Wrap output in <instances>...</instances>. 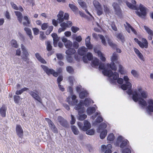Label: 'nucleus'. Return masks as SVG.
Here are the masks:
<instances>
[{"label":"nucleus","instance_id":"1","mask_svg":"<svg viewBox=\"0 0 153 153\" xmlns=\"http://www.w3.org/2000/svg\"><path fill=\"white\" fill-rule=\"evenodd\" d=\"M91 65L93 67L96 68H97L99 66L100 69L103 70L102 72L104 75L107 76L109 77H111L112 76L113 77V79H111V82L114 83L116 82L115 80L118 77V73L116 72L113 73L111 70L108 69L110 68L108 67L107 65V67L106 68L103 63H102L101 62L100 63L99 59L96 58L92 61Z\"/></svg>","mask_w":153,"mask_h":153},{"label":"nucleus","instance_id":"2","mask_svg":"<svg viewBox=\"0 0 153 153\" xmlns=\"http://www.w3.org/2000/svg\"><path fill=\"white\" fill-rule=\"evenodd\" d=\"M140 95L136 91H132L131 94L132 95V99L135 102H139V104L142 106V108H144V107L147 105L146 101L143 99H146L148 96L147 92L145 91H143L141 92Z\"/></svg>","mask_w":153,"mask_h":153},{"label":"nucleus","instance_id":"3","mask_svg":"<svg viewBox=\"0 0 153 153\" xmlns=\"http://www.w3.org/2000/svg\"><path fill=\"white\" fill-rule=\"evenodd\" d=\"M77 125L81 130L83 131H86V134H87L93 135L94 134L95 131L94 129L88 130L91 127V124L88 120H84V125L82 123L80 122L77 123Z\"/></svg>","mask_w":153,"mask_h":153},{"label":"nucleus","instance_id":"4","mask_svg":"<svg viewBox=\"0 0 153 153\" xmlns=\"http://www.w3.org/2000/svg\"><path fill=\"white\" fill-rule=\"evenodd\" d=\"M125 83L121 86V88L123 90H125L128 89L126 92L129 95H131L132 91L131 90V84L128 81L129 79L127 76H125L123 77Z\"/></svg>","mask_w":153,"mask_h":153},{"label":"nucleus","instance_id":"5","mask_svg":"<svg viewBox=\"0 0 153 153\" xmlns=\"http://www.w3.org/2000/svg\"><path fill=\"white\" fill-rule=\"evenodd\" d=\"M128 141L127 140H123L122 137L121 136H119L117 139V141L115 143V145L117 146H119L120 143H121L120 147L121 148H123L126 147L128 144Z\"/></svg>","mask_w":153,"mask_h":153},{"label":"nucleus","instance_id":"6","mask_svg":"<svg viewBox=\"0 0 153 153\" xmlns=\"http://www.w3.org/2000/svg\"><path fill=\"white\" fill-rule=\"evenodd\" d=\"M111 61L112 62L111 64H107V67H110L112 70L116 71L117 68L114 62H116L117 60V55L115 53H113L112 56L111 57Z\"/></svg>","mask_w":153,"mask_h":153},{"label":"nucleus","instance_id":"7","mask_svg":"<svg viewBox=\"0 0 153 153\" xmlns=\"http://www.w3.org/2000/svg\"><path fill=\"white\" fill-rule=\"evenodd\" d=\"M140 12L137 11L136 13L139 17L144 18L146 15V8L142 4H140L139 6Z\"/></svg>","mask_w":153,"mask_h":153},{"label":"nucleus","instance_id":"8","mask_svg":"<svg viewBox=\"0 0 153 153\" xmlns=\"http://www.w3.org/2000/svg\"><path fill=\"white\" fill-rule=\"evenodd\" d=\"M69 16L68 14L66 13H65L64 16V12L61 11H60L57 15V20H58L59 23H60L62 22L64 19L68 20Z\"/></svg>","mask_w":153,"mask_h":153},{"label":"nucleus","instance_id":"9","mask_svg":"<svg viewBox=\"0 0 153 153\" xmlns=\"http://www.w3.org/2000/svg\"><path fill=\"white\" fill-rule=\"evenodd\" d=\"M41 66L47 74H52L54 76L56 77H57L58 75V74L57 72H56L53 69H50L46 66L43 65H42Z\"/></svg>","mask_w":153,"mask_h":153},{"label":"nucleus","instance_id":"10","mask_svg":"<svg viewBox=\"0 0 153 153\" xmlns=\"http://www.w3.org/2000/svg\"><path fill=\"white\" fill-rule=\"evenodd\" d=\"M134 40L138 44L141 48H148V43L147 40L146 39L144 38L142 39V41L143 42L139 41L136 38L134 39Z\"/></svg>","mask_w":153,"mask_h":153},{"label":"nucleus","instance_id":"11","mask_svg":"<svg viewBox=\"0 0 153 153\" xmlns=\"http://www.w3.org/2000/svg\"><path fill=\"white\" fill-rule=\"evenodd\" d=\"M46 121L48 123L49 127L51 128V130L55 133H58V129L53 123L49 118H45Z\"/></svg>","mask_w":153,"mask_h":153},{"label":"nucleus","instance_id":"12","mask_svg":"<svg viewBox=\"0 0 153 153\" xmlns=\"http://www.w3.org/2000/svg\"><path fill=\"white\" fill-rule=\"evenodd\" d=\"M76 96L75 95H71V98L68 97L67 99V100L68 104L70 105H76L78 102L77 100L76 99Z\"/></svg>","mask_w":153,"mask_h":153},{"label":"nucleus","instance_id":"13","mask_svg":"<svg viewBox=\"0 0 153 153\" xmlns=\"http://www.w3.org/2000/svg\"><path fill=\"white\" fill-rule=\"evenodd\" d=\"M28 92L35 100H37L39 102H41V98L39 95V93L37 91L35 90V92H34L30 90H28Z\"/></svg>","mask_w":153,"mask_h":153},{"label":"nucleus","instance_id":"14","mask_svg":"<svg viewBox=\"0 0 153 153\" xmlns=\"http://www.w3.org/2000/svg\"><path fill=\"white\" fill-rule=\"evenodd\" d=\"M112 6L115 10V14L119 16H120L122 15V13L120 6L116 2L113 3Z\"/></svg>","mask_w":153,"mask_h":153},{"label":"nucleus","instance_id":"15","mask_svg":"<svg viewBox=\"0 0 153 153\" xmlns=\"http://www.w3.org/2000/svg\"><path fill=\"white\" fill-rule=\"evenodd\" d=\"M149 105L146 108V110L148 113L151 115L152 112H153V100L149 99L148 101Z\"/></svg>","mask_w":153,"mask_h":153},{"label":"nucleus","instance_id":"16","mask_svg":"<svg viewBox=\"0 0 153 153\" xmlns=\"http://www.w3.org/2000/svg\"><path fill=\"white\" fill-rule=\"evenodd\" d=\"M112 148V146L110 144H108L106 146L102 145L101 146V151L102 152L105 151L104 153H111V149Z\"/></svg>","mask_w":153,"mask_h":153},{"label":"nucleus","instance_id":"17","mask_svg":"<svg viewBox=\"0 0 153 153\" xmlns=\"http://www.w3.org/2000/svg\"><path fill=\"white\" fill-rule=\"evenodd\" d=\"M57 120L60 124L62 126L65 128H67L69 126L67 121L62 117L59 116Z\"/></svg>","mask_w":153,"mask_h":153},{"label":"nucleus","instance_id":"18","mask_svg":"<svg viewBox=\"0 0 153 153\" xmlns=\"http://www.w3.org/2000/svg\"><path fill=\"white\" fill-rule=\"evenodd\" d=\"M62 41L64 43L65 45L67 48H70L72 45V43L71 41L68 40L67 39L63 37L62 39Z\"/></svg>","mask_w":153,"mask_h":153},{"label":"nucleus","instance_id":"19","mask_svg":"<svg viewBox=\"0 0 153 153\" xmlns=\"http://www.w3.org/2000/svg\"><path fill=\"white\" fill-rule=\"evenodd\" d=\"M93 56L92 54L90 52L88 53L86 55L82 57V60L85 63H87L88 60H91L93 59Z\"/></svg>","mask_w":153,"mask_h":153},{"label":"nucleus","instance_id":"20","mask_svg":"<svg viewBox=\"0 0 153 153\" xmlns=\"http://www.w3.org/2000/svg\"><path fill=\"white\" fill-rule=\"evenodd\" d=\"M16 131L18 135L20 137H21L23 135V131L21 126L19 125H17L16 127Z\"/></svg>","mask_w":153,"mask_h":153},{"label":"nucleus","instance_id":"21","mask_svg":"<svg viewBox=\"0 0 153 153\" xmlns=\"http://www.w3.org/2000/svg\"><path fill=\"white\" fill-rule=\"evenodd\" d=\"M88 51L87 48H85V47H82L81 48H79L78 51V54L81 56H84L86 54V53Z\"/></svg>","mask_w":153,"mask_h":153},{"label":"nucleus","instance_id":"22","mask_svg":"<svg viewBox=\"0 0 153 153\" xmlns=\"http://www.w3.org/2000/svg\"><path fill=\"white\" fill-rule=\"evenodd\" d=\"M51 36L53 38V44L54 47L57 46V43L59 40V37H58L56 34L55 33H53L51 34Z\"/></svg>","mask_w":153,"mask_h":153},{"label":"nucleus","instance_id":"23","mask_svg":"<svg viewBox=\"0 0 153 153\" xmlns=\"http://www.w3.org/2000/svg\"><path fill=\"white\" fill-rule=\"evenodd\" d=\"M67 25H68L67 24V23L65 22H63L61 23L60 24V26L61 27L58 30L59 33H61V32L64 31L66 29V28H68Z\"/></svg>","mask_w":153,"mask_h":153},{"label":"nucleus","instance_id":"24","mask_svg":"<svg viewBox=\"0 0 153 153\" xmlns=\"http://www.w3.org/2000/svg\"><path fill=\"white\" fill-rule=\"evenodd\" d=\"M85 45L88 49H91L93 48L92 45L91 44L90 38L89 36L87 37L85 39Z\"/></svg>","mask_w":153,"mask_h":153},{"label":"nucleus","instance_id":"25","mask_svg":"<svg viewBox=\"0 0 153 153\" xmlns=\"http://www.w3.org/2000/svg\"><path fill=\"white\" fill-rule=\"evenodd\" d=\"M7 108L4 105L2 106L0 109V114L3 117L6 116V112Z\"/></svg>","mask_w":153,"mask_h":153},{"label":"nucleus","instance_id":"26","mask_svg":"<svg viewBox=\"0 0 153 153\" xmlns=\"http://www.w3.org/2000/svg\"><path fill=\"white\" fill-rule=\"evenodd\" d=\"M15 13L17 17L18 20L20 23H21L22 21L23 16L22 14L19 11H15Z\"/></svg>","mask_w":153,"mask_h":153},{"label":"nucleus","instance_id":"27","mask_svg":"<svg viewBox=\"0 0 153 153\" xmlns=\"http://www.w3.org/2000/svg\"><path fill=\"white\" fill-rule=\"evenodd\" d=\"M106 40L109 45L111 47L113 48H116L117 47V45L113 43V41L107 36H105Z\"/></svg>","mask_w":153,"mask_h":153},{"label":"nucleus","instance_id":"28","mask_svg":"<svg viewBox=\"0 0 153 153\" xmlns=\"http://www.w3.org/2000/svg\"><path fill=\"white\" fill-rule=\"evenodd\" d=\"M116 37L119 39H120L122 42L123 43L125 41L124 37L122 33H117L116 34Z\"/></svg>","mask_w":153,"mask_h":153},{"label":"nucleus","instance_id":"29","mask_svg":"<svg viewBox=\"0 0 153 153\" xmlns=\"http://www.w3.org/2000/svg\"><path fill=\"white\" fill-rule=\"evenodd\" d=\"M35 55L36 58L39 62L43 64L46 63V62L45 60L41 57L38 53H36Z\"/></svg>","mask_w":153,"mask_h":153},{"label":"nucleus","instance_id":"30","mask_svg":"<svg viewBox=\"0 0 153 153\" xmlns=\"http://www.w3.org/2000/svg\"><path fill=\"white\" fill-rule=\"evenodd\" d=\"M95 111V108L94 107H88L87 110V113L88 115H91L94 113Z\"/></svg>","mask_w":153,"mask_h":153},{"label":"nucleus","instance_id":"31","mask_svg":"<svg viewBox=\"0 0 153 153\" xmlns=\"http://www.w3.org/2000/svg\"><path fill=\"white\" fill-rule=\"evenodd\" d=\"M24 30L25 31L27 34L29 36L30 39L32 40L33 38V36L32 34L31 29L28 27H25L24 28Z\"/></svg>","mask_w":153,"mask_h":153},{"label":"nucleus","instance_id":"32","mask_svg":"<svg viewBox=\"0 0 153 153\" xmlns=\"http://www.w3.org/2000/svg\"><path fill=\"white\" fill-rule=\"evenodd\" d=\"M113 77L112 78H111V77H109L110 78H109V80H110V82L111 83L113 84H115L116 83V80H117V83H119V84L121 85L123 84V79L121 78H119V77H117V79H116L115 80V82H116L115 83H112L111 82V79H113V76H112L111 77ZM118 77H119V76Z\"/></svg>","mask_w":153,"mask_h":153},{"label":"nucleus","instance_id":"33","mask_svg":"<svg viewBox=\"0 0 153 153\" xmlns=\"http://www.w3.org/2000/svg\"><path fill=\"white\" fill-rule=\"evenodd\" d=\"M126 3L127 6L130 8L135 10H138V9L136 7L135 5H133L131 3L127 1H126Z\"/></svg>","mask_w":153,"mask_h":153},{"label":"nucleus","instance_id":"34","mask_svg":"<svg viewBox=\"0 0 153 153\" xmlns=\"http://www.w3.org/2000/svg\"><path fill=\"white\" fill-rule=\"evenodd\" d=\"M107 127L106 124L104 123H102L99 126L97 132H100L101 131L105 129Z\"/></svg>","mask_w":153,"mask_h":153},{"label":"nucleus","instance_id":"35","mask_svg":"<svg viewBox=\"0 0 153 153\" xmlns=\"http://www.w3.org/2000/svg\"><path fill=\"white\" fill-rule=\"evenodd\" d=\"M77 2L83 9H85L87 8V6L85 3L82 0H78Z\"/></svg>","mask_w":153,"mask_h":153},{"label":"nucleus","instance_id":"36","mask_svg":"<svg viewBox=\"0 0 153 153\" xmlns=\"http://www.w3.org/2000/svg\"><path fill=\"white\" fill-rule=\"evenodd\" d=\"M75 52L76 51L74 49L70 48L66 51L65 53L68 55H70L74 54Z\"/></svg>","mask_w":153,"mask_h":153},{"label":"nucleus","instance_id":"37","mask_svg":"<svg viewBox=\"0 0 153 153\" xmlns=\"http://www.w3.org/2000/svg\"><path fill=\"white\" fill-rule=\"evenodd\" d=\"M91 101L92 102V103H94L92 100H91L90 99L86 98L85 99L84 102H83V104H84L86 106H88L91 103Z\"/></svg>","mask_w":153,"mask_h":153},{"label":"nucleus","instance_id":"38","mask_svg":"<svg viewBox=\"0 0 153 153\" xmlns=\"http://www.w3.org/2000/svg\"><path fill=\"white\" fill-rule=\"evenodd\" d=\"M88 93L86 91H82L79 93V97L81 99H83L87 96Z\"/></svg>","mask_w":153,"mask_h":153},{"label":"nucleus","instance_id":"39","mask_svg":"<svg viewBox=\"0 0 153 153\" xmlns=\"http://www.w3.org/2000/svg\"><path fill=\"white\" fill-rule=\"evenodd\" d=\"M97 53L98 56L100 57V59L102 61H105V60L106 59L105 57L103 56V54L100 51H97Z\"/></svg>","mask_w":153,"mask_h":153},{"label":"nucleus","instance_id":"40","mask_svg":"<svg viewBox=\"0 0 153 153\" xmlns=\"http://www.w3.org/2000/svg\"><path fill=\"white\" fill-rule=\"evenodd\" d=\"M69 6L74 12L76 13L78 11V8L74 4H69Z\"/></svg>","mask_w":153,"mask_h":153},{"label":"nucleus","instance_id":"41","mask_svg":"<svg viewBox=\"0 0 153 153\" xmlns=\"http://www.w3.org/2000/svg\"><path fill=\"white\" fill-rule=\"evenodd\" d=\"M82 105H83V101L81 100L80 102L77 105H76L74 108L76 110H78L82 108Z\"/></svg>","mask_w":153,"mask_h":153},{"label":"nucleus","instance_id":"42","mask_svg":"<svg viewBox=\"0 0 153 153\" xmlns=\"http://www.w3.org/2000/svg\"><path fill=\"white\" fill-rule=\"evenodd\" d=\"M71 127L72 131L75 134L77 135L78 134L79 131L76 126H72Z\"/></svg>","mask_w":153,"mask_h":153},{"label":"nucleus","instance_id":"43","mask_svg":"<svg viewBox=\"0 0 153 153\" xmlns=\"http://www.w3.org/2000/svg\"><path fill=\"white\" fill-rule=\"evenodd\" d=\"M107 131L106 129H104L100 133V137L101 139H103L105 138L107 135Z\"/></svg>","mask_w":153,"mask_h":153},{"label":"nucleus","instance_id":"44","mask_svg":"<svg viewBox=\"0 0 153 153\" xmlns=\"http://www.w3.org/2000/svg\"><path fill=\"white\" fill-rule=\"evenodd\" d=\"M21 46L23 54L25 56H27L28 55V54L25 47L23 44H21Z\"/></svg>","mask_w":153,"mask_h":153},{"label":"nucleus","instance_id":"45","mask_svg":"<svg viewBox=\"0 0 153 153\" xmlns=\"http://www.w3.org/2000/svg\"><path fill=\"white\" fill-rule=\"evenodd\" d=\"M98 36L101 40V42L102 44L106 46L107 44L106 42L104 36L101 34H99Z\"/></svg>","mask_w":153,"mask_h":153},{"label":"nucleus","instance_id":"46","mask_svg":"<svg viewBox=\"0 0 153 153\" xmlns=\"http://www.w3.org/2000/svg\"><path fill=\"white\" fill-rule=\"evenodd\" d=\"M93 3L94 6L95 7V8H96V9H99L101 7L100 4L96 0H94L93 1Z\"/></svg>","mask_w":153,"mask_h":153},{"label":"nucleus","instance_id":"47","mask_svg":"<svg viewBox=\"0 0 153 153\" xmlns=\"http://www.w3.org/2000/svg\"><path fill=\"white\" fill-rule=\"evenodd\" d=\"M14 102L15 103L19 104V101L20 99L19 96L15 95L13 96Z\"/></svg>","mask_w":153,"mask_h":153},{"label":"nucleus","instance_id":"48","mask_svg":"<svg viewBox=\"0 0 153 153\" xmlns=\"http://www.w3.org/2000/svg\"><path fill=\"white\" fill-rule=\"evenodd\" d=\"M11 44L12 46L15 48H17L18 46L16 41L14 39H13L11 40Z\"/></svg>","mask_w":153,"mask_h":153},{"label":"nucleus","instance_id":"49","mask_svg":"<svg viewBox=\"0 0 153 153\" xmlns=\"http://www.w3.org/2000/svg\"><path fill=\"white\" fill-rule=\"evenodd\" d=\"M114 139V136L113 133L110 134L108 136L107 139L108 140L112 141Z\"/></svg>","mask_w":153,"mask_h":153},{"label":"nucleus","instance_id":"50","mask_svg":"<svg viewBox=\"0 0 153 153\" xmlns=\"http://www.w3.org/2000/svg\"><path fill=\"white\" fill-rule=\"evenodd\" d=\"M47 49L48 51H50L52 49V46L51 45V42L49 41H48L47 43Z\"/></svg>","mask_w":153,"mask_h":153},{"label":"nucleus","instance_id":"51","mask_svg":"<svg viewBox=\"0 0 153 153\" xmlns=\"http://www.w3.org/2000/svg\"><path fill=\"white\" fill-rule=\"evenodd\" d=\"M104 10L106 14H109L110 13V10L109 8L106 5H103Z\"/></svg>","mask_w":153,"mask_h":153},{"label":"nucleus","instance_id":"52","mask_svg":"<svg viewBox=\"0 0 153 153\" xmlns=\"http://www.w3.org/2000/svg\"><path fill=\"white\" fill-rule=\"evenodd\" d=\"M144 28L145 30L149 35H153V32L149 28L146 26H144Z\"/></svg>","mask_w":153,"mask_h":153},{"label":"nucleus","instance_id":"53","mask_svg":"<svg viewBox=\"0 0 153 153\" xmlns=\"http://www.w3.org/2000/svg\"><path fill=\"white\" fill-rule=\"evenodd\" d=\"M66 70L70 74H72L74 72V70L73 68L70 66L66 67Z\"/></svg>","mask_w":153,"mask_h":153},{"label":"nucleus","instance_id":"54","mask_svg":"<svg viewBox=\"0 0 153 153\" xmlns=\"http://www.w3.org/2000/svg\"><path fill=\"white\" fill-rule=\"evenodd\" d=\"M79 120H83L85 119L87 117V116L85 114H82L79 115Z\"/></svg>","mask_w":153,"mask_h":153},{"label":"nucleus","instance_id":"55","mask_svg":"<svg viewBox=\"0 0 153 153\" xmlns=\"http://www.w3.org/2000/svg\"><path fill=\"white\" fill-rule=\"evenodd\" d=\"M111 26L112 29L115 31H117V29L115 23L114 22H111Z\"/></svg>","mask_w":153,"mask_h":153},{"label":"nucleus","instance_id":"56","mask_svg":"<svg viewBox=\"0 0 153 153\" xmlns=\"http://www.w3.org/2000/svg\"><path fill=\"white\" fill-rule=\"evenodd\" d=\"M39 38L41 40H44L45 39L46 36L44 35V32L43 31H41L40 32V35Z\"/></svg>","mask_w":153,"mask_h":153},{"label":"nucleus","instance_id":"57","mask_svg":"<svg viewBox=\"0 0 153 153\" xmlns=\"http://www.w3.org/2000/svg\"><path fill=\"white\" fill-rule=\"evenodd\" d=\"M79 29V28L76 27L72 26L71 27V30L74 33H76Z\"/></svg>","mask_w":153,"mask_h":153},{"label":"nucleus","instance_id":"58","mask_svg":"<svg viewBox=\"0 0 153 153\" xmlns=\"http://www.w3.org/2000/svg\"><path fill=\"white\" fill-rule=\"evenodd\" d=\"M66 59L68 62L70 63L72 62L74 60L73 58L70 55H68L66 57Z\"/></svg>","mask_w":153,"mask_h":153},{"label":"nucleus","instance_id":"59","mask_svg":"<svg viewBox=\"0 0 153 153\" xmlns=\"http://www.w3.org/2000/svg\"><path fill=\"white\" fill-rule=\"evenodd\" d=\"M48 27V23H43L41 26V28L43 30H46Z\"/></svg>","mask_w":153,"mask_h":153},{"label":"nucleus","instance_id":"60","mask_svg":"<svg viewBox=\"0 0 153 153\" xmlns=\"http://www.w3.org/2000/svg\"><path fill=\"white\" fill-rule=\"evenodd\" d=\"M131 74L134 77H137L138 75L137 72L134 70H132L131 71Z\"/></svg>","mask_w":153,"mask_h":153},{"label":"nucleus","instance_id":"61","mask_svg":"<svg viewBox=\"0 0 153 153\" xmlns=\"http://www.w3.org/2000/svg\"><path fill=\"white\" fill-rule=\"evenodd\" d=\"M103 120V118L100 116H99L96 120V121L99 123L102 122Z\"/></svg>","mask_w":153,"mask_h":153},{"label":"nucleus","instance_id":"62","mask_svg":"<svg viewBox=\"0 0 153 153\" xmlns=\"http://www.w3.org/2000/svg\"><path fill=\"white\" fill-rule=\"evenodd\" d=\"M119 71L120 73L122 74H123L124 71L123 67L121 65H119Z\"/></svg>","mask_w":153,"mask_h":153},{"label":"nucleus","instance_id":"63","mask_svg":"<svg viewBox=\"0 0 153 153\" xmlns=\"http://www.w3.org/2000/svg\"><path fill=\"white\" fill-rule=\"evenodd\" d=\"M57 58L58 59L62 60L63 58V56L61 53H57L56 54Z\"/></svg>","mask_w":153,"mask_h":153},{"label":"nucleus","instance_id":"64","mask_svg":"<svg viewBox=\"0 0 153 153\" xmlns=\"http://www.w3.org/2000/svg\"><path fill=\"white\" fill-rule=\"evenodd\" d=\"M131 150L128 148H126L123 149L122 151V153H131Z\"/></svg>","mask_w":153,"mask_h":153}]
</instances>
